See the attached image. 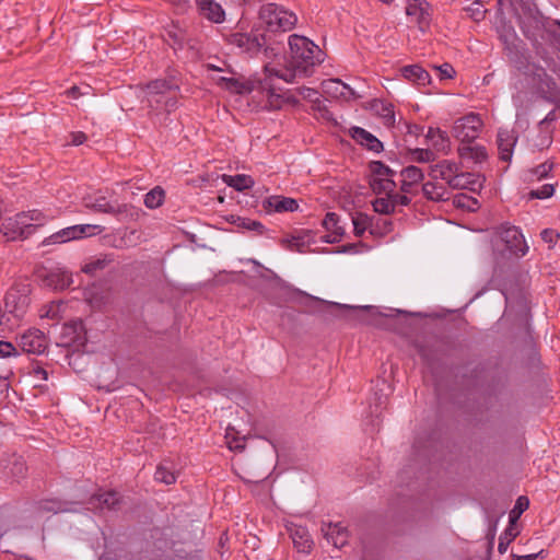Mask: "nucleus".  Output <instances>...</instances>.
<instances>
[{"instance_id":"79ce46f5","label":"nucleus","mask_w":560,"mask_h":560,"mask_svg":"<svg viewBox=\"0 0 560 560\" xmlns=\"http://www.w3.org/2000/svg\"><path fill=\"white\" fill-rule=\"evenodd\" d=\"M454 205L458 208H465L469 211H475L479 207L478 200L466 194L456 195L454 198Z\"/></svg>"},{"instance_id":"864d4df0","label":"nucleus","mask_w":560,"mask_h":560,"mask_svg":"<svg viewBox=\"0 0 560 560\" xmlns=\"http://www.w3.org/2000/svg\"><path fill=\"white\" fill-rule=\"evenodd\" d=\"M238 220H240V223L237 224V226H240L242 229L249 230V231H256L258 234H262V232L265 230V226L259 221L250 220V219H238Z\"/></svg>"},{"instance_id":"6ab92c4d","label":"nucleus","mask_w":560,"mask_h":560,"mask_svg":"<svg viewBox=\"0 0 560 560\" xmlns=\"http://www.w3.org/2000/svg\"><path fill=\"white\" fill-rule=\"evenodd\" d=\"M459 167V164L454 161L443 160L430 166L429 175L432 179H442L447 185Z\"/></svg>"},{"instance_id":"338daca9","label":"nucleus","mask_w":560,"mask_h":560,"mask_svg":"<svg viewBox=\"0 0 560 560\" xmlns=\"http://www.w3.org/2000/svg\"><path fill=\"white\" fill-rule=\"evenodd\" d=\"M551 143H552V138L550 136L541 135V136H539V142L535 143V147L541 151L544 149L549 148Z\"/></svg>"},{"instance_id":"0e129e2a","label":"nucleus","mask_w":560,"mask_h":560,"mask_svg":"<svg viewBox=\"0 0 560 560\" xmlns=\"http://www.w3.org/2000/svg\"><path fill=\"white\" fill-rule=\"evenodd\" d=\"M70 144L81 145L86 141L88 136L83 131H73L70 133Z\"/></svg>"},{"instance_id":"bf43d9fd","label":"nucleus","mask_w":560,"mask_h":560,"mask_svg":"<svg viewBox=\"0 0 560 560\" xmlns=\"http://www.w3.org/2000/svg\"><path fill=\"white\" fill-rule=\"evenodd\" d=\"M170 94L171 93L165 94V97H163V96H155V97L144 96V97H145V101L150 108H152L153 110H160V109H162L164 101L167 98V96Z\"/></svg>"},{"instance_id":"e433bc0d","label":"nucleus","mask_w":560,"mask_h":560,"mask_svg":"<svg viewBox=\"0 0 560 560\" xmlns=\"http://www.w3.org/2000/svg\"><path fill=\"white\" fill-rule=\"evenodd\" d=\"M86 207L95 212L101 213H119L121 209L119 206L110 203L105 197L96 198L93 202L86 203Z\"/></svg>"},{"instance_id":"bb28decb","label":"nucleus","mask_w":560,"mask_h":560,"mask_svg":"<svg viewBox=\"0 0 560 560\" xmlns=\"http://www.w3.org/2000/svg\"><path fill=\"white\" fill-rule=\"evenodd\" d=\"M372 110L383 119V124L390 128L395 125L394 105L383 100H374L371 105Z\"/></svg>"},{"instance_id":"393cba45","label":"nucleus","mask_w":560,"mask_h":560,"mask_svg":"<svg viewBox=\"0 0 560 560\" xmlns=\"http://www.w3.org/2000/svg\"><path fill=\"white\" fill-rule=\"evenodd\" d=\"M425 138L434 151L446 153L450 150V138L447 133L440 128L430 127Z\"/></svg>"},{"instance_id":"473e14b6","label":"nucleus","mask_w":560,"mask_h":560,"mask_svg":"<svg viewBox=\"0 0 560 560\" xmlns=\"http://www.w3.org/2000/svg\"><path fill=\"white\" fill-rule=\"evenodd\" d=\"M113 261H114L113 255H107V254L101 255L98 257L91 259L89 262H86L82 267V271L88 275L94 276L98 271L104 270Z\"/></svg>"},{"instance_id":"9b49d317","label":"nucleus","mask_w":560,"mask_h":560,"mask_svg":"<svg viewBox=\"0 0 560 560\" xmlns=\"http://www.w3.org/2000/svg\"><path fill=\"white\" fill-rule=\"evenodd\" d=\"M424 174L422 170L415 165H409L400 171V191L410 195L419 192V185L423 182Z\"/></svg>"},{"instance_id":"7c9ffc66","label":"nucleus","mask_w":560,"mask_h":560,"mask_svg":"<svg viewBox=\"0 0 560 560\" xmlns=\"http://www.w3.org/2000/svg\"><path fill=\"white\" fill-rule=\"evenodd\" d=\"M5 306L13 308L10 312L22 313L24 308L28 305L27 295H19V290L15 288H11L5 294Z\"/></svg>"},{"instance_id":"b1692460","label":"nucleus","mask_w":560,"mask_h":560,"mask_svg":"<svg viewBox=\"0 0 560 560\" xmlns=\"http://www.w3.org/2000/svg\"><path fill=\"white\" fill-rule=\"evenodd\" d=\"M400 72L405 79L417 83L418 85L425 86L431 82L429 72L419 65L405 66L400 69Z\"/></svg>"},{"instance_id":"cd10ccee","label":"nucleus","mask_w":560,"mask_h":560,"mask_svg":"<svg viewBox=\"0 0 560 560\" xmlns=\"http://www.w3.org/2000/svg\"><path fill=\"white\" fill-rule=\"evenodd\" d=\"M417 353L421 358L423 364L429 369H433L439 362V350L434 345L425 342H415Z\"/></svg>"},{"instance_id":"c03bdc74","label":"nucleus","mask_w":560,"mask_h":560,"mask_svg":"<svg viewBox=\"0 0 560 560\" xmlns=\"http://www.w3.org/2000/svg\"><path fill=\"white\" fill-rule=\"evenodd\" d=\"M68 241H72V237H71V234H70V230H69V226L68 228H65L54 234H51L50 236L46 237L42 245H49V244H61V243H65V242H68Z\"/></svg>"},{"instance_id":"3c124183","label":"nucleus","mask_w":560,"mask_h":560,"mask_svg":"<svg viewBox=\"0 0 560 560\" xmlns=\"http://www.w3.org/2000/svg\"><path fill=\"white\" fill-rule=\"evenodd\" d=\"M65 334L73 332L72 341H79L82 338V332L84 330V325L81 319L73 320L70 324H66L63 327Z\"/></svg>"},{"instance_id":"f03ea898","label":"nucleus","mask_w":560,"mask_h":560,"mask_svg":"<svg viewBox=\"0 0 560 560\" xmlns=\"http://www.w3.org/2000/svg\"><path fill=\"white\" fill-rule=\"evenodd\" d=\"M225 40L250 58L257 57L260 52L269 57L272 52L267 45V37L261 26L254 25L248 32H233L225 37Z\"/></svg>"},{"instance_id":"09e8293b","label":"nucleus","mask_w":560,"mask_h":560,"mask_svg":"<svg viewBox=\"0 0 560 560\" xmlns=\"http://www.w3.org/2000/svg\"><path fill=\"white\" fill-rule=\"evenodd\" d=\"M411 159L419 163H428L435 160V153L431 149H415L411 151Z\"/></svg>"},{"instance_id":"a18cd8bd","label":"nucleus","mask_w":560,"mask_h":560,"mask_svg":"<svg viewBox=\"0 0 560 560\" xmlns=\"http://www.w3.org/2000/svg\"><path fill=\"white\" fill-rule=\"evenodd\" d=\"M471 175L468 173H463L460 170L456 172L451 182L447 184L448 188L452 189H464L470 184L469 177Z\"/></svg>"},{"instance_id":"ea45409f","label":"nucleus","mask_w":560,"mask_h":560,"mask_svg":"<svg viewBox=\"0 0 560 560\" xmlns=\"http://www.w3.org/2000/svg\"><path fill=\"white\" fill-rule=\"evenodd\" d=\"M323 226L327 232H334V234L341 232V237L345 234L343 228L339 225V215L335 212L326 213L323 220Z\"/></svg>"},{"instance_id":"e2e57ef3","label":"nucleus","mask_w":560,"mask_h":560,"mask_svg":"<svg viewBox=\"0 0 560 560\" xmlns=\"http://www.w3.org/2000/svg\"><path fill=\"white\" fill-rule=\"evenodd\" d=\"M176 91L172 92L167 98L164 101L162 109H165L166 112H172L177 107V97H176Z\"/></svg>"},{"instance_id":"8fccbe9b","label":"nucleus","mask_w":560,"mask_h":560,"mask_svg":"<svg viewBox=\"0 0 560 560\" xmlns=\"http://www.w3.org/2000/svg\"><path fill=\"white\" fill-rule=\"evenodd\" d=\"M552 168H553V163L546 161V162L537 165L536 167L532 168L529 171V173L532 175V178H536V179L540 180L542 178L548 177V175L552 171Z\"/></svg>"},{"instance_id":"49530a36","label":"nucleus","mask_w":560,"mask_h":560,"mask_svg":"<svg viewBox=\"0 0 560 560\" xmlns=\"http://www.w3.org/2000/svg\"><path fill=\"white\" fill-rule=\"evenodd\" d=\"M555 194L553 184H544L536 189H532L528 194L530 199H547Z\"/></svg>"},{"instance_id":"4d7b16f0","label":"nucleus","mask_w":560,"mask_h":560,"mask_svg":"<svg viewBox=\"0 0 560 560\" xmlns=\"http://www.w3.org/2000/svg\"><path fill=\"white\" fill-rule=\"evenodd\" d=\"M515 538V534H513L511 530H505L504 535L500 536L499 538V545H498V551L500 553H504L508 549V546L511 540Z\"/></svg>"},{"instance_id":"6e6552de","label":"nucleus","mask_w":560,"mask_h":560,"mask_svg":"<svg viewBox=\"0 0 560 560\" xmlns=\"http://www.w3.org/2000/svg\"><path fill=\"white\" fill-rule=\"evenodd\" d=\"M45 334L36 328L28 329L20 336L19 346L26 353L42 354L47 349Z\"/></svg>"},{"instance_id":"13d9d810","label":"nucleus","mask_w":560,"mask_h":560,"mask_svg":"<svg viewBox=\"0 0 560 560\" xmlns=\"http://www.w3.org/2000/svg\"><path fill=\"white\" fill-rule=\"evenodd\" d=\"M541 240L545 243L555 245L560 237V234L552 229H545L540 232Z\"/></svg>"},{"instance_id":"2f4dec72","label":"nucleus","mask_w":560,"mask_h":560,"mask_svg":"<svg viewBox=\"0 0 560 560\" xmlns=\"http://www.w3.org/2000/svg\"><path fill=\"white\" fill-rule=\"evenodd\" d=\"M22 213L26 215V222H30L31 225H33V233L37 228L44 226L47 222L55 218L52 214L38 209L22 211Z\"/></svg>"},{"instance_id":"6e6d98bb","label":"nucleus","mask_w":560,"mask_h":560,"mask_svg":"<svg viewBox=\"0 0 560 560\" xmlns=\"http://www.w3.org/2000/svg\"><path fill=\"white\" fill-rule=\"evenodd\" d=\"M434 69H435V71L439 72V77L441 80L452 79L456 73L453 66L447 62H445L439 67H434Z\"/></svg>"},{"instance_id":"f704fd0d","label":"nucleus","mask_w":560,"mask_h":560,"mask_svg":"<svg viewBox=\"0 0 560 560\" xmlns=\"http://www.w3.org/2000/svg\"><path fill=\"white\" fill-rule=\"evenodd\" d=\"M460 155L471 159L475 163H482L488 158L487 149L482 145H468L459 149Z\"/></svg>"},{"instance_id":"72a5a7b5","label":"nucleus","mask_w":560,"mask_h":560,"mask_svg":"<svg viewBox=\"0 0 560 560\" xmlns=\"http://www.w3.org/2000/svg\"><path fill=\"white\" fill-rule=\"evenodd\" d=\"M72 240L82 238L85 236H93L103 231L101 225L95 224H78L69 226Z\"/></svg>"},{"instance_id":"9d476101","label":"nucleus","mask_w":560,"mask_h":560,"mask_svg":"<svg viewBox=\"0 0 560 560\" xmlns=\"http://www.w3.org/2000/svg\"><path fill=\"white\" fill-rule=\"evenodd\" d=\"M260 80H264V78L250 80L248 82H240L238 80H236L234 78H223L222 77L219 79V84L224 86L226 90H229L231 92L238 93V94L249 93L253 91H259L261 93H266L268 98L273 97V96H277V97L280 96L278 91H275V94H270L267 90L261 89L259 85Z\"/></svg>"},{"instance_id":"680f3d73","label":"nucleus","mask_w":560,"mask_h":560,"mask_svg":"<svg viewBox=\"0 0 560 560\" xmlns=\"http://www.w3.org/2000/svg\"><path fill=\"white\" fill-rule=\"evenodd\" d=\"M166 38L165 40L175 49L176 46L178 47H182L183 45V35L182 34H177V33H173L172 31H167L166 32Z\"/></svg>"},{"instance_id":"f8f14e48","label":"nucleus","mask_w":560,"mask_h":560,"mask_svg":"<svg viewBox=\"0 0 560 560\" xmlns=\"http://www.w3.org/2000/svg\"><path fill=\"white\" fill-rule=\"evenodd\" d=\"M121 495L115 490L95 493L90 498L89 504L94 510L118 511L121 506Z\"/></svg>"},{"instance_id":"423d86ee","label":"nucleus","mask_w":560,"mask_h":560,"mask_svg":"<svg viewBox=\"0 0 560 560\" xmlns=\"http://www.w3.org/2000/svg\"><path fill=\"white\" fill-rule=\"evenodd\" d=\"M33 225L26 222V215L22 212L5 218L1 223V232L9 241L25 240L33 234Z\"/></svg>"},{"instance_id":"37998d69","label":"nucleus","mask_w":560,"mask_h":560,"mask_svg":"<svg viewBox=\"0 0 560 560\" xmlns=\"http://www.w3.org/2000/svg\"><path fill=\"white\" fill-rule=\"evenodd\" d=\"M154 478L156 481L165 485H173L176 482L175 474L162 464L156 467Z\"/></svg>"},{"instance_id":"c9c22d12","label":"nucleus","mask_w":560,"mask_h":560,"mask_svg":"<svg viewBox=\"0 0 560 560\" xmlns=\"http://www.w3.org/2000/svg\"><path fill=\"white\" fill-rule=\"evenodd\" d=\"M370 170L372 173L371 180H380L384 178H393L396 172L389 168L381 161H373L370 163Z\"/></svg>"},{"instance_id":"4be33fe9","label":"nucleus","mask_w":560,"mask_h":560,"mask_svg":"<svg viewBox=\"0 0 560 560\" xmlns=\"http://www.w3.org/2000/svg\"><path fill=\"white\" fill-rule=\"evenodd\" d=\"M508 57L511 63L522 72H527L529 68V56L523 45L512 44L508 46Z\"/></svg>"},{"instance_id":"c85d7f7f","label":"nucleus","mask_w":560,"mask_h":560,"mask_svg":"<svg viewBox=\"0 0 560 560\" xmlns=\"http://www.w3.org/2000/svg\"><path fill=\"white\" fill-rule=\"evenodd\" d=\"M223 182L229 186L238 191L250 189L255 185V180L252 176L246 174L226 175L222 176Z\"/></svg>"},{"instance_id":"0eeeda50","label":"nucleus","mask_w":560,"mask_h":560,"mask_svg":"<svg viewBox=\"0 0 560 560\" xmlns=\"http://www.w3.org/2000/svg\"><path fill=\"white\" fill-rule=\"evenodd\" d=\"M410 22L416 23L421 32H425L431 23L430 5L424 0H410L406 7Z\"/></svg>"},{"instance_id":"7ed1b4c3","label":"nucleus","mask_w":560,"mask_h":560,"mask_svg":"<svg viewBox=\"0 0 560 560\" xmlns=\"http://www.w3.org/2000/svg\"><path fill=\"white\" fill-rule=\"evenodd\" d=\"M258 18L269 32L291 31L296 22V14L277 3H266L260 7Z\"/></svg>"},{"instance_id":"4c0bfd02","label":"nucleus","mask_w":560,"mask_h":560,"mask_svg":"<svg viewBox=\"0 0 560 560\" xmlns=\"http://www.w3.org/2000/svg\"><path fill=\"white\" fill-rule=\"evenodd\" d=\"M164 198H165L164 190L161 187L156 186L153 189H151L149 192L145 194L144 205L149 209H155V208H159L163 203Z\"/></svg>"},{"instance_id":"20e7f679","label":"nucleus","mask_w":560,"mask_h":560,"mask_svg":"<svg viewBox=\"0 0 560 560\" xmlns=\"http://www.w3.org/2000/svg\"><path fill=\"white\" fill-rule=\"evenodd\" d=\"M494 235L504 247L509 258H521L528 253V245L520 228L502 223L495 228Z\"/></svg>"},{"instance_id":"774afa93","label":"nucleus","mask_w":560,"mask_h":560,"mask_svg":"<svg viewBox=\"0 0 560 560\" xmlns=\"http://www.w3.org/2000/svg\"><path fill=\"white\" fill-rule=\"evenodd\" d=\"M341 240V232L335 233L329 232L328 234L320 237V241L327 244L338 243Z\"/></svg>"},{"instance_id":"69168bd1","label":"nucleus","mask_w":560,"mask_h":560,"mask_svg":"<svg viewBox=\"0 0 560 560\" xmlns=\"http://www.w3.org/2000/svg\"><path fill=\"white\" fill-rule=\"evenodd\" d=\"M27 468L25 464L21 460H15L13 467L11 469L12 475L15 477H23L26 472Z\"/></svg>"},{"instance_id":"4468645a","label":"nucleus","mask_w":560,"mask_h":560,"mask_svg":"<svg viewBox=\"0 0 560 560\" xmlns=\"http://www.w3.org/2000/svg\"><path fill=\"white\" fill-rule=\"evenodd\" d=\"M262 209L267 213L294 212L299 209V203L290 197L270 196L262 201Z\"/></svg>"},{"instance_id":"5fc2aeb1","label":"nucleus","mask_w":560,"mask_h":560,"mask_svg":"<svg viewBox=\"0 0 560 560\" xmlns=\"http://www.w3.org/2000/svg\"><path fill=\"white\" fill-rule=\"evenodd\" d=\"M408 195L409 194H405V192L399 194L394 190V191H390L387 196H389L390 200L393 201L394 209H395L396 206H408L410 203L411 199Z\"/></svg>"},{"instance_id":"39448f33","label":"nucleus","mask_w":560,"mask_h":560,"mask_svg":"<svg viewBox=\"0 0 560 560\" xmlns=\"http://www.w3.org/2000/svg\"><path fill=\"white\" fill-rule=\"evenodd\" d=\"M482 126L483 122L480 116L475 113H469L454 122L452 132L460 142L470 143L479 137Z\"/></svg>"},{"instance_id":"1a4fd4ad","label":"nucleus","mask_w":560,"mask_h":560,"mask_svg":"<svg viewBox=\"0 0 560 560\" xmlns=\"http://www.w3.org/2000/svg\"><path fill=\"white\" fill-rule=\"evenodd\" d=\"M195 8L199 18L213 24L225 21V11L215 0H195Z\"/></svg>"},{"instance_id":"052dcab7","label":"nucleus","mask_w":560,"mask_h":560,"mask_svg":"<svg viewBox=\"0 0 560 560\" xmlns=\"http://www.w3.org/2000/svg\"><path fill=\"white\" fill-rule=\"evenodd\" d=\"M16 348L9 341L0 340V357L1 358H8L11 355H15Z\"/></svg>"},{"instance_id":"f3484780","label":"nucleus","mask_w":560,"mask_h":560,"mask_svg":"<svg viewBox=\"0 0 560 560\" xmlns=\"http://www.w3.org/2000/svg\"><path fill=\"white\" fill-rule=\"evenodd\" d=\"M499 155L502 161L510 162L513 155L514 147L517 142V137L513 131L508 129H500L497 137Z\"/></svg>"},{"instance_id":"412c9836","label":"nucleus","mask_w":560,"mask_h":560,"mask_svg":"<svg viewBox=\"0 0 560 560\" xmlns=\"http://www.w3.org/2000/svg\"><path fill=\"white\" fill-rule=\"evenodd\" d=\"M177 90H178V85L175 82H173L172 80H166V79H158V80L151 81L143 89L144 96H151V97H155V96L165 97V94L172 93Z\"/></svg>"},{"instance_id":"a211bd4d","label":"nucleus","mask_w":560,"mask_h":560,"mask_svg":"<svg viewBox=\"0 0 560 560\" xmlns=\"http://www.w3.org/2000/svg\"><path fill=\"white\" fill-rule=\"evenodd\" d=\"M350 135L359 144L374 153H380L384 149L383 143L374 135L361 127H352Z\"/></svg>"},{"instance_id":"c756f323","label":"nucleus","mask_w":560,"mask_h":560,"mask_svg":"<svg viewBox=\"0 0 560 560\" xmlns=\"http://www.w3.org/2000/svg\"><path fill=\"white\" fill-rule=\"evenodd\" d=\"M325 536L328 541H331L335 547H342L347 542V530L340 523L327 525Z\"/></svg>"},{"instance_id":"5701e85b","label":"nucleus","mask_w":560,"mask_h":560,"mask_svg":"<svg viewBox=\"0 0 560 560\" xmlns=\"http://www.w3.org/2000/svg\"><path fill=\"white\" fill-rule=\"evenodd\" d=\"M322 85L324 93L334 98H349L353 95V91L340 79L326 80Z\"/></svg>"},{"instance_id":"aec40b11","label":"nucleus","mask_w":560,"mask_h":560,"mask_svg":"<svg viewBox=\"0 0 560 560\" xmlns=\"http://www.w3.org/2000/svg\"><path fill=\"white\" fill-rule=\"evenodd\" d=\"M521 30L524 36L533 43H538L542 37L545 24L541 18L527 16L521 20Z\"/></svg>"},{"instance_id":"f257e3e1","label":"nucleus","mask_w":560,"mask_h":560,"mask_svg":"<svg viewBox=\"0 0 560 560\" xmlns=\"http://www.w3.org/2000/svg\"><path fill=\"white\" fill-rule=\"evenodd\" d=\"M290 60L287 67L277 69L270 65L264 67V80L259 81L261 89L270 94L281 89L275 84L276 79L292 83L298 77H308L325 59V52L305 36L292 34L289 36Z\"/></svg>"},{"instance_id":"dca6fc26","label":"nucleus","mask_w":560,"mask_h":560,"mask_svg":"<svg viewBox=\"0 0 560 560\" xmlns=\"http://www.w3.org/2000/svg\"><path fill=\"white\" fill-rule=\"evenodd\" d=\"M438 179L428 180L422 184L421 191L425 199L433 202L446 201L451 198V191L447 185L436 182Z\"/></svg>"},{"instance_id":"603ef678","label":"nucleus","mask_w":560,"mask_h":560,"mask_svg":"<svg viewBox=\"0 0 560 560\" xmlns=\"http://www.w3.org/2000/svg\"><path fill=\"white\" fill-rule=\"evenodd\" d=\"M285 247L292 252L305 253L306 242L303 236H292L290 240L283 241Z\"/></svg>"},{"instance_id":"de8ad7c7","label":"nucleus","mask_w":560,"mask_h":560,"mask_svg":"<svg viewBox=\"0 0 560 560\" xmlns=\"http://www.w3.org/2000/svg\"><path fill=\"white\" fill-rule=\"evenodd\" d=\"M373 208L376 212L382 214H390L394 212V205L389 196L375 199L373 202Z\"/></svg>"},{"instance_id":"58836bf2","label":"nucleus","mask_w":560,"mask_h":560,"mask_svg":"<svg viewBox=\"0 0 560 560\" xmlns=\"http://www.w3.org/2000/svg\"><path fill=\"white\" fill-rule=\"evenodd\" d=\"M370 186L375 194H385L386 196L394 191L397 187L396 182L393 178H384L380 180H370Z\"/></svg>"},{"instance_id":"a878e982","label":"nucleus","mask_w":560,"mask_h":560,"mask_svg":"<svg viewBox=\"0 0 560 560\" xmlns=\"http://www.w3.org/2000/svg\"><path fill=\"white\" fill-rule=\"evenodd\" d=\"M34 509L38 514L62 513L71 511L69 503L58 499H42L35 502Z\"/></svg>"},{"instance_id":"a19ab883","label":"nucleus","mask_w":560,"mask_h":560,"mask_svg":"<svg viewBox=\"0 0 560 560\" xmlns=\"http://www.w3.org/2000/svg\"><path fill=\"white\" fill-rule=\"evenodd\" d=\"M352 223H353L354 234L357 236H361V235H363L365 230L370 226L371 219L368 214L359 212L352 218Z\"/></svg>"},{"instance_id":"2eb2a0df","label":"nucleus","mask_w":560,"mask_h":560,"mask_svg":"<svg viewBox=\"0 0 560 560\" xmlns=\"http://www.w3.org/2000/svg\"><path fill=\"white\" fill-rule=\"evenodd\" d=\"M288 530L299 552L310 553L312 551L314 542L306 527L292 524L288 527Z\"/></svg>"},{"instance_id":"ddd939ff","label":"nucleus","mask_w":560,"mask_h":560,"mask_svg":"<svg viewBox=\"0 0 560 560\" xmlns=\"http://www.w3.org/2000/svg\"><path fill=\"white\" fill-rule=\"evenodd\" d=\"M72 275L60 267L51 268L43 276V283L54 290H65L72 284Z\"/></svg>"}]
</instances>
